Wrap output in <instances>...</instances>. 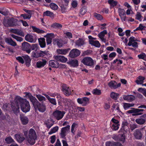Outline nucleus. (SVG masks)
Masks as SVG:
<instances>
[{"label": "nucleus", "mask_w": 146, "mask_h": 146, "mask_svg": "<svg viewBox=\"0 0 146 146\" xmlns=\"http://www.w3.org/2000/svg\"><path fill=\"white\" fill-rule=\"evenodd\" d=\"M25 94V97L29 99L31 102L32 103L35 110H37L43 113L46 110V106L44 102L46 101V99L45 97L40 94H36V97L39 101L34 96L29 92L24 93Z\"/></svg>", "instance_id": "nucleus-1"}, {"label": "nucleus", "mask_w": 146, "mask_h": 146, "mask_svg": "<svg viewBox=\"0 0 146 146\" xmlns=\"http://www.w3.org/2000/svg\"><path fill=\"white\" fill-rule=\"evenodd\" d=\"M14 102L16 105L18 107L17 111H19V106L22 111L24 113L29 111L31 109L29 103L26 99H23L19 96H17L15 98Z\"/></svg>", "instance_id": "nucleus-2"}, {"label": "nucleus", "mask_w": 146, "mask_h": 146, "mask_svg": "<svg viewBox=\"0 0 146 146\" xmlns=\"http://www.w3.org/2000/svg\"><path fill=\"white\" fill-rule=\"evenodd\" d=\"M52 54L48 50L41 51L38 52L37 51H33L32 53V57L37 58L40 57H43L46 59H48L52 57Z\"/></svg>", "instance_id": "nucleus-3"}, {"label": "nucleus", "mask_w": 146, "mask_h": 146, "mask_svg": "<svg viewBox=\"0 0 146 146\" xmlns=\"http://www.w3.org/2000/svg\"><path fill=\"white\" fill-rule=\"evenodd\" d=\"M28 136L29 139H28V143L31 145H33L37 139V135L35 131L33 129H31L29 131Z\"/></svg>", "instance_id": "nucleus-4"}, {"label": "nucleus", "mask_w": 146, "mask_h": 146, "mask_svg": "<svg viewBox=\"0 0 146 146\" xmlns=\"http://www.w3.org/2000/svg\"><path fill=\"white\" fill-rule=\"evenodd\" d=\"M66 112L63 111L56 110L52 113L54 118L57 120H59L62 118Z\"/></svg>", "instance_id": "nucleus-5"}, {"label": "nucleus", "mask_w": 146, "mask_h": 146, "mask_svg": "<svg viewBox=\"0 0 146 146\" xmlns=\"http://www.w3.org/2000/svg\"><path fill=\"white\" fill-rule=\"evenodd\" d=\"M81 62L84 65L91 67H93L94 64L93 59L90 57L84 58L82 60Z\"/></svg>", "instance_id": "nucleus-6"}, {"label": "nucleus", "mask_w": 146, "mask_h": 146, "mask_svg": "<svg viewBox=\"0 0 146 146\" xmlns=\"http://www.w3.org/2000/svg\"><path fill=\"white\" fill-rule=\"evenodd\" d=\"M31 46L29 43L24 42L22 43L21 48L23 51H25L27 53L29 54L31 51Z\"/></svg>", "instance_id": "nucleus-7"}, {"label": "nucleus", "mask_w": 146, "mask_h": 146, "mask_svg": "<svg viewBox=\"0 0 146 146\" xmlns=\"http://www.w3.org/2000/svg\"><path fill=\"white\" fill-rule=\"evenodd\" d=\"M80 51L77 49H73L71 50L69 54V56L71 58H74L79 56L80 54Z\"/></svg>", "instance_id": "nucleus-8"}, {"label": "nucleus", "mask_w": 146, "mask_h": 146, "mask_svg": "<svg viewBox=\"0 0 146 146\" xmlns=\"http://www.w3.org/2000/svg\"><path fill=\"white\" fill-rule=\"evenodd\" d=\"M62 90L66 96H69L71 94V90L68 86L65 84L62 85Z\"/></svg>", "instance_id": "nucleus-9"}, {"label": "nucleus", "mask_w": 146, "mask_h": 146, "mask_svg": "<svg viewBox=\"0 0 146 146\" xmlns=\"http://www.w3.org/2000/svg\"><path fill=\"white\" fill-rule=\"evenodd\" d=\"M89 99L87 97H84L82 98H78L77 101L78 103L82 104L83 106H86L89 102Z\"/></svg>", "instance_id": "nucleus-10"}, {"label": "nucleus", "mask_w": 146, "mask_h": 146, "mask_svg": "<svg viewBox=\"0 0 146 146\" xmlns=\"http://www.w3.org/2000/svg\"><path fill=\"white\" fill-rule=\"evenodd\" d=\"M108 85L111 88L115 89L120 87L121 83H119L117 84L115 81L112 80L109 82Z\"/></svg>", "instance_id": "nucleus-11"}, {"label": "nucleus", "mask_w": 146, "mask_h": 146, "mask_svg": "<svg viewBox=\"0 0 146 146\" xmlns=\"http://www.w3.org/2000/svg\"><path fill=\"white\" fill-rule=\"evenodd\" d=\"M70 126L68 125L66 127L62 128L60 133V135L62 138H65L66 132L70 129Z\"/></svg>", "instance_id": "nucleus-12"}, {"label": "nucleus", "mask_w": 146, "mask_h": 146, "mask_svg": "<svg viewBox=\"0 0 146 146\" xmlns=\"http://www.w3.org/2000/svg\"><path fill=\"white\" fill-rule=\"evenodd\" d=\"M128 123L126 121H123L122 127L119 131L121 132H127L128 129Z\"/></svg>", "instance_id": "nucleus-13"}, {"label": "nucleus", "mask_w": 146, "mask_h": 146, "mask_svg": "<svg viewBox=\"0 0 146 146\" xmlns=\"http://www.w3.org/2000/svg\"><path fill=\"white\" fill-rule=\"evenodd\" d=\"M54 58L57 62L59 61L62 62H65L67 60V58L63 56H54Z\"/></svg>", "instance_id": "nucleus-14"}, {"label": "nucleus", "mask_w": 146, "mask_h": 146, "mask_svg": "<svg viewBox=\"0 0 146 146\" xmlns=\"http://www.w3.org/2000/svg\"><path fill=\"white\" fill-rule=\"evenodd\" d=\"M25 40L31 43L35 42L36 39L34 38V37L32 35L27 34L25 37Z\"/></svg>", "instance_id": "nucleus-15"}, {"label": "nucleus", "mask_w": 146, "mask_h": 146, "mask_svg": "<svg viewBox=\"0 0 146 146\" xmlns=\"http://www.w3.org/2000/svg\"><path fill=\"white\" fill-rule=\"evenodd\" d=\"M19 118L23 125H26L28 123L29 119L26 116L23 115H20Z\"/></svg>", "instance_id": "nucleus-16"}, {"label": "nucleus", "mask_w": 146, "mask_h": 146, "mask_svg": "<svg viewBox=\"0 0 146 146\" xmlns=\"http://www.w3.org/2000/svg\"><path fill=\"white\" fill-rule=\"evenodd\" d=\"M49 65L52 68H58L59 66V64L57 61L55 60H50L49 62Z\"/></svg>", "instance_id": "nucleus-17"}, {"label": "nucleus", "mask_w": 146, "mask_h": 146, "mask_svg": "<svg viewBox=\"0 0 146 146\" xmlns=\"http://www.w3.org/2000/svg\"><path fill=\"white\" fill-rule=\"evenodd\" d=\"M123 99L125 100H127L129 102H131L135 100V97L132 95H124Z\"/></svg>", "instance_id": "nucleus-18"}, {"label": "nucleus", "mask_w": 146, "mask_h": 146, "mask_svg": "<svg viewBox=\"0 0 146 146\" xmlns=\"http://www.w3.org/2000/svg\"><path fill=\"white\" fill-rule=\"evenodd\" d=\"M46 61L45 60H42V61H39L36 63V67L38 68L43 67L46 64Z\"/></svg>", "instance_id": "nucleus-19"}, {"label": "nucleus", "mask_w": 146, "mask_h": 146, "mask_svg": "<svg viewBox=\"0 0 146 146\" xmlns=\"http://www.w3.org/2000/svg\"><path fill=\"white\" fill-rule=\"evenodd\" d=\"M68 64L70 65V66L73 67H76L78 66V61L76 59H74L72 60H69L67 62Z\"/></svg>", "instance_id": "nucleus-20"}, {"label": "nucleus", "mask_w": 146, "mask_h": 146, "mask_svg": "<svg viewBox=\"0 0 146 146\" xmlns=\"http://www.w3.org/2000/svg\"><path fill=\"white\" fill-rule=\"evenodd\" d=\"M38 40L40 47L42 48H44L46 45L45 38L44 37H41L38 38Z\"/></svg>", "instance_id": "nucleus-21"}, {"label": "nucleus", "mask_w": 146, "mask_h": 146, "mask_svg": "<svg viewBox=\"0 0 146 146\" xmlns=\"http://www.w3.org/2000/svg\"><path fill=\"white\" fill-rule=\"evenodd\" d=\"M134 135L136 139H140L142 137V134L141 131L139 129H136L134 133Z\"/></svg>", "instance_id": "nucleus-22"}, {"label": "nucleus", "mask_w": 146, "mask_h": 146, "mask_svg": "<svg viewBox=\"0 0 146 146\" xmlns=\"http://www.w3.org/2000/svg\"><path fill=\"white\" fill-rule=\"evenodd\" d=\"M123 133L118 135V141L123 143L125 141V133L127 132H122Z\"/></svg>", "instance_id": "nucleus-23"}, {"label": "nucleus", "mask_w": 146, "mask_h": 146, "mask_svg": "<svg viewBox=\"0 0 146 146\" xmlns=\"http://www.w3.org/2000/svg\"><path fill=\"white\" fill-rule=\"evenodd\" d=\"M15 137L17 141L20 143H22L25 139L23 135L21 134H16Z\"/></svg>", "instance_id": "nucleus-24"}, {"label": "nucleus", "mask_w": 146, "mask_h": 146, "mask_svg": "<svg viewBox=\"0 0 146 146\" xmlns=\"http://www.w3.org/2000/svg\"><path fill=\"white\" fill-rule=\"evenodd\" d=\"M23 57L25 61L26 65L29 67L31 65L30 63L31 61L30 57L28 55H25L23 56Z\"/></svg>", "instance_id": "nucleus-25"}, {"label": "nucleus", "mask_w": 146, "mask_h": 146, "mask_svg": "<svg viewBox=\"0 0 146 146\" xmlns=\"http://www.w3.org/2000/svg\"><path fill=\"white\" fill-rule=\"evenodd\" d=\"M106 146H122V145L117 142H106Z\"/></svg>", "instance_id": "nucleus-26"}, {"label": "nucleus", "mask_w": 146, "mask_h": 146, "mask_svg": "<svg viewBox=\"0 0 146 146\" xmlns=\"http://www.w3.org/2000/svg\"><path fill=\"white\" fill-rule=\"evenodd\" d=\"M5 42L9 45L15 46L17 45L16 42L13 41L11 38H6L5 39Z\"/></svg>", "instance_id": "nucleus-27"}, {"label": "nucleus", "mask_w": 146, "mask_h": 146, "mask_svg": "<svg viewBox=\"0 0 146 146\" xmlns=\"http://www.w3.org/2000/svg\"><path fill=\"white\" fill-rule=\"evenodd\" d=\"M137 79L135 81L136 83L137 84H141L144 82L145 78L144 76H140L137 77Z\"/></svg>", "instance_id": "nucleus-28"}, {"label": "nucleus", "mask_w": 146, "mask_h": 146, "mask_svg": "<svg viewBox=\"0 0 146 146\" xmlns=\"http://www.w3.org/2000/svg\"><path fill=\"white\" fill-rule=\"evenodd\" d=\"M92 46H94L97 48H99L100 46V44L98 40H91L90 41V44Z\"/></svg>", "instance_id": "nucleus-29"}, {"label": "nucleus", "mask_w": 146, "mask_h": 146, "mask_svg": "<svg viewBox=\"0 0 146 146\" xmlns=\"http://www.w3.org/2000/svg\"><path fill=\"white\" fill-rule=\"evenodd\" d=\"M70 50V48L65 49H58L57 50V52L58 54H66Z\"/></svg>", "instance_id": "nucleus-30"}, {"label": "nucleus", "mask_w": 146, "mask_h": 146, "mask_svg": "<svg viewBox=\"0 0 146 146\" xmlns=\"http://www.w3.org/2000/svg\"><path fill=\"white\" fill-rule=\"evenodd\" d=\"M118 12L120 17L126 15V12L125 10L123 9L119 8L118 10Z\"/></svg>", "instance_id": "nucleus-31"}, {"label": "nucleus", "mask_w": 146, "mask_h": 146, "mask_svg": "<svg viewBox=\"0 0 146 146\" xmlns=\"http://www.w3.org/2000/svg\"><path fill=\"white\" fill-rule=\"evenodd\" d=\"M5 140V142L7 144H11L15 142L14 139L10 136L6 137Z\"/></svg>", "instance_id": "nucleus-32"}, {"label": "nucleus", "mask_w": 146, "mask_h": 146, "mask_svg": "<svg viewBox=\"0 0 146 146\" xmlns=\"http://www.w3.org/2000/svg\"><path fill=\"white\" fill-rule=\"evenodd\" d=\"M119 94L115 92H112L110 93V96L111 98L115 100H117L119 98Z\"/></svg>", "instance_id": "nucleus-33"}, {"label": "nucleus", "mask_w": 146, "mask_h": 146, "mask_svg": "<svg viewBox=\"0 0 146 146\" xmlns=\"http://www.w3.org/2000/svg\"><path fill=\"white\" fill-rule=\"evenodd\" d=\"M32 28L34 31L38 33H44L45 32L43 30H40L35 26H32Z\"/></svg>", "instance_id": "nucleus-34"}, {"label": "nucleus", "mask_w": 146, "mask_h": 146, "mask_svg": "<svg viewBox=\"0 0 146 146\" xmlns=\"http://www.w3.org/2000/svg\"><path fill=\"white\" fill-rule=\"evenodd\" d=\"M84 41L81 38H79L75 42L76 45L78 46H81L84 44Z\"/></svg>", "instance_id": "nucleus-35"}, {"label": "nucleus", "mask_w": 146, "mask_h": 146, "mask_svg": "<svg viewBox=\"0 0 146 146\" xmlns=\"http://www.w3.org/2000/svg\"><path fill=\"white\" fill-rule=\"evenodd\" d=\"M135 122L139 124L142 125L145 123V119L141 117L140 118L136 119Z\"/></svg>", "instance_id": "nucleus-36"}, {"label": "nucleus", "mask_w": 146, "mask_h": 146, "mask_svg": "<svg viewBox=\"0 0 146 146\" xmlns=\"http://www.w3.org/2000/svg\"><path fill=\"white\" fill-rule=\"evenodd\" d=\"M108 2L111 7H114L116 6L118 3L117 1H114V0H108Z\"/></svg>", "instance_id": "nucleus-37"}, {"label": "nucleus", "mask_w": 146, "mask_h": 146, "mask_svg": "<svg viewBox=\"0 0 146 146\" xmlns=\"http://www.w3.org/2000/svg\"><path fill=\"white\" fill-rule=\"evenodd\" d=\"M129 42L127 44L128 45L130 46H132L133 48H137L138 47V43L137 42H130V40H129Z\"/></svg>", "instance_id": "nucleus-38"}, {"label": "nucleus", "mask_w": 146, "mask_h": 146, "mask_svg": "<svg viewBox=\"0 0 146 146\" xmlns=\"http://www.w3.org/2000/svg\"><path fill=\"white\" fill-rule=\"evenodd\" d=\"M93 15L94 17L98 20L101 21L103 19V17L100 14L96 13H94Z\"/></svg>", "instance_id": "nucleus-39"}, {"label": "nucleus", "mask_w": 146, "mask_h": 146, "mask_svg": "<svg viewBox=\"0 0 146 146\" xmlns=\"http://www.w3.org/2000/svg\"><path fill=\"white\" fill-rule=\"evenodd\" d=\"M71 100L69 99L65 98L63 100V103L66 106H70L71 104Z\"/></svg>", "instance_id": "nucleus-40"}, {"label": "nucleus", "mask_w": 146, "mask_h": 146, "mask_svg": "<svg viewBox=\"0 0 146 146\" xmlns=\"http://www.w3.org/2000/svg\"><path fill=\"white\" fill-rule=\"evenodd\" d=\"M134 105L135 104H129L125 103H123V106L124 109L126 110L129 108L134 106Z\"/></svg>", "instance_id": "nucleus-41"}, {"label": "nucleus", "mask_w": 146, "mask_h": 146, "mask_svg": "<svg viewBox=\"0 0 146 146\" xmlns=\"http://www.w3.org/2000/svg\"><path fill=\"white\" fill-rule=\"evenodd\" d=\"M92 92L94 95H100L101 94V90L97 88L94 89L92 91Z\"/></svg>", "instance_id": "nucleus-42"}, {"label": "nucleus", "mask_w": 146, "mask_h": 146, "mask_svg": "<svg viewBox=\"0 0 146 146\" xmlns=\"http://www.w3.org/2000/svg\"><path fill=\"white\" fill-rule=\"evenodd\" d=\"M68 7V5H66V4L62 3L60 6L61 11L62 13H64L65 12L67 8Z\"/></svg>", "instance_id": "nucleus-43"}, {"label": "nucleus", "mask_w": 146, "mask_h": 146, "mask_svg": "<svg viewBox=\"0 0 146 146\" xmlns=\"http://www.w3.org/2000/svg\"><path fill=\"white\" fill-rule=\"evenodd\" d=\"M110 125L111 128L113 130L116 131L117 130L119 129V125L116 124H112V123H111Z\"/></svg>", "instance_id": "nucleus-44"}, {"label": "nucleus", "mask_w": 146, "mask_h": 146, "mask_svg": "<svg viewBox=\"0 0 146 146\" xmlns=\"http://www.w3.org/2000/svg\"><path fill=\"white\" fill-rule=\"evenodd\" d=\"M11 36L18 41L21 42L23 40V38L21 37L17 36L14 34H11Z\"/></svg>", "instance_id": "nucleus-45"}, {"label": "nucleus", "mask_w": 146, "mask_h": 146, "mask_svg": "<svg viewBox=\"0 0 146 146\" xmlns=\"http://www.w3.org/2000/svg\"><path fill=\"white\" fill-rule=\"evenodd\" d=\"M7 22L8 25L10 26H13L15 25L14 19L13 18L8 19Z\"/></svg>", "instance_id": "nucleus-46"}, {"label": "nucleus", "mask_w": 146, "mask_h": 146, "mask_svg": "<svg viewBox=\"0 0 146 146\" xmlns=\"http://www.w3.org/2000/svg\"><path fill=\"white\" fill-rule=\"evenodd\" d=\"M62 27V25L61 24L56 23H53L51 26V27L55 29L61 28Z\"/></svg>", "instance_id": "nucleus-47"}, {"label": "nucleus", "mask_w": 146, "mask_h": 146, "mask_svg": "<svg viewBox=\"0 0 146 146\" xmlns=\"http://www.w3.org/2000/svg\"><path fill=\"white\" fill-rule=\"evenodd\" d=\"M58 126H56L53 127L52 129L48 133V134L51 135L52 133H55L58 131Z\"/></svg>", "instance_id": "nucleus-48"}, {"label": "nucleus", "mask_w": 146, "mask_h": 146, "mask_svg": "<svg viewBox=\"0 0 146 146\" xmlns=\"http://www.w3.org/2000/svg\"><path fill=\"white\" fill-rule=\"evenodd\" d=\"M55 41H56L57 45L60 48L63 46V43L62 40L61 39H56V40Z\"/></svg>", "instance_id": "nucleus-49"}, {"label": "nucleus", "mask_w": 146, "mask_h": 146, "mask_svg": "<svg viewBox=\"0 0 146 146\" xmlns=\"http://www.w3.org/2000/svg\"><path fill=\"white\" fill-rule=\"evenodd\" d=\"M54 15L53 13L49 11H46L44 12L43 14V15L44 16H46L50 17L53 16Z\"/></svg>", "instance_id": "nucleus-50"}, {"label": "nucleus", "mask_w": 146, "mask_h": 146, "mask_svg": "<svg viewBox=\"0 0 146 146\" xmlns=\"http://www.w3.org/2000/svg\"><path fill=\"white\" fill-rule=\"evenodd\" d=\"M138 57L140 59H142L146 61V54L144 53L138 55Z\"/></svg>", "instance_id": "nucleus-51"}, {"label": "nucleus", "mask_w": 146, "mask_h": 146, "mask_svg": "<svg viewBox=\"0 0 146 146\" xmlns=\"http://www.w3.org/2000/svg\"><path fill=\"white\" fill-rule=\"evenodd\" d=\"M87 12V9L85 7H83L81 8L80 11V13L82 15H84Z\"/></svg>", "instance_id": "nucleus-52"}, {"label": "nucleus", "mask_w": 146, "mask_h": 146, "mask_svg": "<svg viewBox=\"0 0 146 146\" xmlns=\"http://www.w3.org/2000/svg\"><path fill=\"white\" fill-rule=\"evenodd\" d=\"M108 32L106 30H104L100 32L98 35V36L99 38L104 37L105 35L107 34Z\"/></svg>", "instance_id": "nucleus-53"}, {"label": "nucleus", "mask_w": 146, "mask_h": 146, "mask_svg": "<svg viewBox=\"0 0 146 146\" xmlns=\"http://www.w3.org/2000/svg\"><path fill=\"white\" fill-rule=\"evenodd\" d=\"M31 14H30V13L28 14H21V16L22 17H23L24 19H30L31 17Z\"/></svg>", "instance_id": "nucleus-54"}, {"label": "nucleus", "mask_w": 146, "mask_h": 146, "mask_svg": "<svg viewBox=\"0 0 146 146\" xmlns=\"http://www.w3.org/2000/svg\"><path fill=\"white\" fill-rule=\"evenodd\" d=\"M143 18V16L141 15L140 13L137 12L136 15V19L139 21H141Z\"/></svg>", "instance_id": "nucleus-55"}, {"label": "nucleus", "mask_w": 146, "mask_h": 146, "mask_svg": "<svg viewBox=\"0 0 146 146\" xmlns=\"http://www.w3.org/2000/svg\"><path fill=\"white\" fill-rule=\"evenodd\" d=\"M119 104L118 103L113 104L112 107L114 109H116V110H117L119 112H121L119 108Z\"/></svg>", "instance_id": "nucleus-56"}, {"label": "nucleus", "mask_w": 146, "mask_h": 146, "mask_svg": "<svg viewBox=\"0 0 146 146\" xmlns=\"http://www.w3.org/2000/svg\"><path fill=\"white\" fill-rule=\"evenodd\" d=\"M50 7L52 9L56 10L58 9V6L55 3H51L50 5Z\"/></svg>", "instance_id": "nucleus-57"}, {"label": "nucleus", "mask_w": 146, "mask_h": 146, "mask_svg": "<svg viewBox=\"0 0 146 146\" xmlns=\"http://www.w3.org/2000/svg\"><path fill=\"white\" fill-rule=\"evenodd\" d=\"M92 52V50H88L84 51L83 54L82 56H84L86 55H89L91 54Z\"/></svg>", "instance_id": "nucleus-58"}, {"label": "nucleus", "mask_w": 146, "mask_h": 146, "mask_svg": "<svg viewBox=\"0 0 146 146\" xmlns=\"http://www.w3.org/2000/svg\"><path fill=\"white\" fill-rule=\"evenodd\" d=\"M136 114H134L135 115H141L142 114V112L144 111V110L143 109H136Z\"/></svg>", "instance_id": "nucleus-59"}, {"label": "nucleus", "mask_w": 146, "mask_h": 146, "mask_svg": "<svg viewBox=\"0 0 146 146\" xmlns=\"http://www.w3.org/2000/svg\"><path fill=\"white\" fill-rule=\"evenodd\" d=\"M0 13L6 16L7 15L8 12L7 9H5L4 10H0Z\"/></svg>", "instance_id": "nucleus-60"}, {"label": "nucleus", "mask_w": 146, "mask_h": 146, "mask_svg": "<svg viewBox=\"0 0 146 146\" xmlns=\"http://www.w3.org/2000/svg\"><path fill=\"white\" fill-rule=\"evenodd\" d=\"M16 60L20 63L23 64L24 61L23 58L20 56H18L16 58Z\"/></svg>", "instance_id": "nucleus-61"}, {"label": "nucleus", "mask_w": 146, "mask_h": 146, "mask_svg": "<svg viewBox=\"0 0 146 146\" xmlns=\"http://www.w3.org/2000/svg\"><path fill=\"white\" fill-rule=\"evenodd\" d=\"M38 46L37 44H33L31 46V49L32 50H35L37 51L38 48Z\"/></svg>", "instance_id": "nucleus-62"}, {"label": "nucleus", "mask_w": 146, "mask_h": 146, "mask_svg": "<svg viewBox=\"0 0 146 146\" xmlns=\"http://www.w3.org/2000/svg\"><path fill=\"white\" fill-rule=\"evenodd\" d=\"M116 53L115 52H113L110 53L109 55V57L111 58L110 60H112L113 58L116 56Z\"/></svg>", "instance_id": "nucleus-63"}, {"label": "nucleus", "mask_w": 146, "mask_h": 146, "mask_svg": "<svg viewBox=\"0 0 146 146\" xmlns=\"http://www.w3.org/2000/svg\"><path fill=\"white\" fill-rule=\"evenodd\" d=\"M64 34H66L67 37L69 39H70L72 37V35L71 32H66L64 33Z\"/></svg>", "instance_id": "nucleus-64"}]
</instances>
